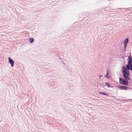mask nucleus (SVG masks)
Returning <instances> with one entry per match:
<instances>
[{
    "mask_svg": "<svg viewBox=\"0 0 132 132\" xmlns=\"http://www.w3.org/2000/svg\"><path fill=\"white\" fill-rule=\"evenodd\" d=\"M131 65L132 66L131 63L130 64L128 63L126 65L127 68L125 66L122 67V72L125 80L121 78H119V82L121 84L126 85H127L128 84V80H131V79L130 77V74L129 70H128L131 67Z\"/></svg>",
    "mask_w": 132,
    "mask_h": 132,
    "instance_id": "obj_1",
    "label": "nucleus"
},
{
    "mask_svg": "<svg viewBox=\"0 0 132 132\" xmlns=\"http://www.w3.org/2000/svg\"><path fill=\"white\" fill-rule=\"evenodd\" d=\"M129 42V39L128 38H126L125 39L124 42V44L125 46V50H126V46H127V43Z\"/></svg>",
    "mask_w": 132,
    "mask_h": 132,
    "instance_id": "obj_2",
    "label": "nucleus"
},
{
    "mask_svg": "<svg viewBox=\"0 0 132 132\" xmlns=\"http://www.w3.org/2000/svg\"><path fill=\"white\" fill-rule=\"evenodd\" d=\"M9 62L11 65L12 67H13L14 65V61L12 60L10 57H9Z\"/></svg>",
    "mask_w": 132,
    "mask_h": 132,
    "instance_id": "obj_3",
    "label": "nucleus"
},
{
    "mask_svg": "<svg viewBox=\"0 0 132 132\" xmlns=\"http://www.w3.org/2000/svg\"><path fill=\"white\" fill-rule=\"evenodd\" d=\"M128 63L130 64L131 63L132 61V59L131 56H129L128 57Z\"/></svg>",
    "mask_w": 132,
    "mask_h": 132,
    "instance_id": "obj_4",
    "label": "nucleus"
},
{
    "mask_svg": "<svg viewBox=\"0 0 132 132\" xmlns=\"http://www.w3.org/2000/svg\"><path fill=\"white\" fill-rule=\"evenodd\" d=\"M119 87L120 89L123 90H126L128 88L127 87L123 86H120Z\"/></svg>",
    "mask_w": 132,
    "mask_h": 132,
    "instance_id": "obj_5",
    "label": "nucleus"
},
{
    "mask_svg": "<svg viewBox=\"0 0 132 132\" xmlns=\"http://www.w3.org/2000/svg\"><path fill=\"white\" fill-rule=\"evenodd\" d=\"M29 40L31 43H32L34 42V40L32 38H29Z\"/></svg>",
    "mask_w": 132,
    "mask_h": 132,
    "instance_id": "obj_6",
    "label": "nucleus"
},
{
    "mask_svg": "<svg viewBox=\"0 0 132 132\" xmlns=\"http://www.w3.org/2000/svg\"><path fill=\"white\" fill-rule=\"evenodd\" d=\"M99 93L101 94H102L103 95H108L107 94H106L104 92H99Z\"/></svg>",
    "mask_w": 132,
    "mask_h": 132,
    "instance_id": "obj_7",
    "label": "nucleus"
},
{
    "mask_svg": "<svg viewBox=\"0 0 132 132\" xmlns=\"http://www.w3.org/2000/svg\"><path fill=\"white\" fill-rule=\"evenodd\" d=\"M105 84L108 87H111V86H110V84H109V83H107V82H106L105 83Z\"/></svg>",
    "mask_w": 132,
    "mask_h": 132,
    "instance_id": "obj_8",
    "label": "nucleus"
},
{
    "mask_svg": "<svg viewBox=\"0 0 132 132\" xmlns=\"http://www.w3.org/2000/svg\"><path fill=\"white\" fill-rule=\"evenodd\" d=\"M108 74H109V73H108V71H107V73H106V75H105V77H107V76H108Z\"/></svg>",
    "mask_w": 132,
    "mask_h": 132,
    "instance_id": "obj_9",
    "label": "nucleus"
},
{
    "mask_svg": "<svg viewBox=\"0 0 132 132\" xmlns=\"http://www.w3.org/2000/svg\"><path fill=\"white\" fill-rule=\"evenodd\" d=\"M128 70H130L131 71H132V66L131 65V67Z\"/></svg>",
    "mask_w": 132,
    "mask_h": 132,
    "instance_id": "obj_10",
    "label": "nucleus"
},
{
    "mask_svg": "<svg viewBox=\"0 0 132 132\" xmlns=\"http://www.w3.org/2000/svg\"><path fill=\"white\" fill-rule=\"evenodd\" d=\"M102 75H101L100 76V77L101 78V77H102Z\"/></svg>",
    "mask_w": 132,
    "mask_h": 132,
    "instance_id": "obj_11",
    "label": "nucleus"
}]
</instances>
